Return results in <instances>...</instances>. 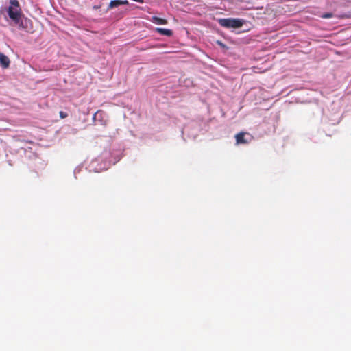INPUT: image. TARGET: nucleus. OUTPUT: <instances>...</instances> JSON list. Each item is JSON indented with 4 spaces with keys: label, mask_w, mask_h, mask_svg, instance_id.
Wrapping results in <instances>:
<instances>
[{
    "label": "nucleus",
    "mask_w": 351,
    "mask_h": 351,
    "mask_svg": "<svg viewBox=\"0 0 351 351\" xmlns=\"http://www.w3.org/2000/svg\"><path fill=\"white\" fill-rule=\"evenodd\" d=\"M0 14L12 26L29 32L32 29L31 21L22 14L17 0H10L9 4L0 8Z\"/></svg>",
    "instance_id": "1"
},
{
    "label": "nucleus",
    "mask_w": 351,
    "mask_h": 351,
    "mask_svg": "<svg viewBox=\"0 0 351 351\" xmlns=\"http://www.w3.org/2000/svg\"><path fill=\"white\" fill-rule=\"evenodd\" d=\"M218 22L221 27L229 29H237L241 27L244 24L245 21L241 19L228 18L219 19Z\"/></svg>",
    "instance_id": "2"
},
{
    "label": "nucleus",
    "mask_w": 351,
    "mask_h": 351,
    "mask_svg": "<svg viewBox=\"0 0 351 351\" xmlns=\"http://www.w3.org/2000/svg\"><path fill=\"white\" fill-rule=\"evenodd\" d=\"M245 135L250 136L249 134L244 132H241L235 135L236 143L237 145L247 144L250 141L251 138L250 140H248L247 138H246L245 137Z\"/></svg>",
    "instance_id": "3"
},
{
    "label": "nucleus",
    "mask_w": 351,
    "mask_h": 351,
    "mask_svg": "<svg viewBox=\"0 0 351 351\" xmlns=\"http://www.w3.org/2000/svg\"><path fill=\"white\" fill-rule=\"evenodd\" d=\"M10 64V61L8 57L0 52V65L3 69H7L9 67Z\"/></svg>",
    "instance_id": "4"
},
{
    "label": "nucleus",
    "mask_w": 351,
    "mask_h": 351,
    "mask_svg": "<svg viewBox=\"0 0 351 351\" xmlns=\"http://www.w3.org/2000/svg\"><path fill=\"white\" fill-rule=\"evenodd\" d=\"M128 3L127 0H112L109 3L108 9H112L121 5H128Z\"/></svg>",
    "instance_id": "5"
},
{
    "label": "nucleus",
    "mask_w": 351,
    "mask_h": 351,
    "mask_svg": "<svg viewBox=\"0 0 351 351\" xmlns=\"http://www.w3.org/2000/svg\"><path fill=\"white\" fill-rule=\"evenodd\" d=\"M151 22L156 25H165L167 23V21L166 19L158 17V16H152L149 19Z\"/></svg>",
    "instance_id": "6"
},
{
    "label": "nucleus",
    "mask_w": 351,
    "mask_h": 351,
    "mask_svg": "<svg viewBox=\"0 0 351 351\" xmlns=\"http://www.w3.org/2000/svg\"><path fill=\"white\" fill-rule=\"evenodd\" d=\"M156 32L161 35L171 36L172 35V31L168 29L164 28H156Z\"/></svg>",
    "instance_id": "7"
},
{
    "label": "nucleus",
    "mask_w": 351,
    "mask_h": 351,
    "mask_svg": "<svg viewBox=\"0 0 351 351\" xmlns=\"http://www.w3.org/2000/svg\"><path fill=\"white\" fill-rule=\"evenodd\" d=\"M332 13H326L322 15V18L324 19H328L332 17Z\"/></svg>",
    "instance_id": "8"
},
{
    "label": "nucleus",
    "mask_w": 351,
    "mask_h": 351,
    "mask_svg": "<svg viewBox=\"0 0 351 351\" xmlns=\"http://www.w3.org/2000/svg\"><path fill=\"white\" fill-rule=\"evenodd\" d=\"M60 117L62 119L66 118L67 117V114L66 112H64L62 111L60 112Z\"/></svg>",
    "instance_id": "9"
},
{
    "label": "nucleus",
    "mask_w": 351,
    "mask_h": 351,
    "mask_svg": "<svg viewBox=\"0 0 351 351\" xmlns=\"http://www.w3.org/2000/svg\"><path fill=\"white\" fill-rule=\"evenodd\" d=\"M217 44L220 45V44H221V43H220L219 41H217Z\"/></svg>",
    "instance_id": "10"
}]
</instances>
